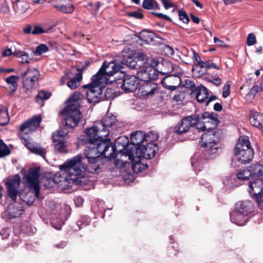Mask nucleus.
Returning a JSON list of instances; mask_svg holds the SVG:
<instances>
[{"mask_svg":"<svg viewBox=\"0 0 263 263\" xmlns=\"http://www.w3.org/2000/svg\"><path fill=\"white\" fill-rule=\"evenodd\" d=\"M259 89H260L258 85L253 86L249 92L250 96H255Z\"/></svg>","mask_w":263,"mask_h":263,"instance_id":"58","label":"nucleus"},{"mask_svg":"<svg viewBox=\"0 0 263 263\" xmlns=\"http://www.w3.org/2000/svg\"><path fill=\"white\" fill-rule=\"evenodd\" d=\"M10 230L8 228H3L1 231V235L3 239H6L10 235Z\"/></svg>","mask_w":263,"mask_h":263,"instance_id":"57","label":"nucleus"},{"mask_svg":"<svg viewBox=\"0 0 263 263\" xmlns=\"http://www.w3.org/2000/svg\"><path fill=\"white\" fill-rule=\"evenodd\" d=\"M22 200L27 205H31L34 201V198L30 193H27Z\"/></svg>","mask_w":263,"mask_h":263,"instance_id":"50","label":"nucleus"},{"mask_svg":"<svg viewBox=\"0 0 263 263\" xmlns=\"http://www.w3.org/2000/svg\"><path fill=\"white\" fill-rule=\"evenodd\" d=\"M66 145L64 141H57L54 143V148L57 152L60 153H66L67 150L66 149Z\"/></svg>","mask_w":263,"mask_h":263,"instance_id":"43","label":"nucleus"},{"mask_svg":"<svg viewBox=\"0 0 263 263\" xmlns=\"http://www.w3.org/2000/svg\"><path fill=\"white\" fill-rule=\"evenodd\" d=\"M84 154L89 163L88 166L90 172H97L100 169L101 160L100 156L111 159L114 158V148L110 146V139H98L96 143H89Z\"/></svg>","mask_w":263,"mask_h":263,"instance_id":"2","label":"nucleus"},{"mask_svg":"<svg viewBox=\"0 0 263 263\" xmlns=\"http://www.w3.org/2000/svg\"><path fill=\"white\" fill-rule=\"evenodd\" d=\"M230 84L228 82L226 84H225L223 88V93L222 96L223 98H227L230 95Z\"/></svg>","mask_w":263,"mask_h":263,"instance_id":"56","label":"nucleus"},{"mask_svg":"<svg viewBox=\"0 0 263 263\" xmlns=\"http://www.w3.org/2000/svg\"><path fill=\"white\" fill-rule=\"evenodd\" d=\"M68 132V130L65 127L57 130L52 134L53 142L56 143L57 141H64Z\"/></svg>","mask_w":263,"mask_h":263,"instance_id":"31","label":"nucleus"},{"mask_svg":"<svg viewBox=\"0 0 263 263\" xmlns=\"http://www.w3.org/2000/svg\"><path fill=\"white\" fill-rule=\"evenodd\" d=\"M116 118L115 116H106L102 121L97 122V127L99 129L101 128V136H108L109 134L108 127H111L115 124L116 122Z\"/></svg>","mask_w":263,"mask_h":263,"instance_id":"14","label":"nucleus"},{"mask_svg":"<svg viewBox=\"0 0 263 263\" xmlns=\"http://www.w3.org/2000/svg\"><path fill=\"white\" fill-rule=\"evenodd\" d=\"M127 15L130 17H135L136 18L141 19L143 17V15L138 11H133L128 12Z\"/></svg>","mask_w":263,"mask_h":263,"instance_id":"55","label":"nucleus"},{"mask_svg":"<svg viewBox=\"0 0 263 263\" xmlns=\"http://www.w3.org/2000/svg\"><path fill=\"white\" fill-rule=\"evenodd\" d=\"M135 158L136 157H133L132 159H129L133 163L132 168L135 173H138L147 168L148 165L142 162L140 158L136 161L135 160ZM136 158H137L136 157Z\"/></svg>","mask_w":263,"mask_h":263,"instance_id":"32","label":"nucleus"},{"mask_svg":"<svg viewBox=\"0 0 263 263\" xmlns=\"http://www.w3.org/2000/svg\"><path fill=\"white\" fill-rule=\"evenodd\" d=\"M256 39L253 33H249L247 36V43L248 46H252L256 43Z\"/></svg>","mask_w":263,"mask_h":263,"instance_id":"52","label":"nucleus"},{"mask_svg":"<svg viewBox=\"0 0 263 263\" xmlns=\"http://www.w3.org/2000/svg\"><path fill=\"white\" fill-rule=\"evenodd\" d=\"M237 177L239 180H241L249 179L250 177H252L250 168L239 170L237 173Z\"/></svg>","mask_w":263,"mask_h":263,"instance_id":"40","label":"nucleus"},{"mask_svg":"<svg viewBox=\"0 0 263 263\" xmlns=\"http://www.w3.org/2000/svg\"><path fill=\"white\" fill-rule=\"evenodd\" d=\"M161 63L159 64L158 66V72L162 74V75L168 74L173 71L176 70L178 67L176 65H173L171 62L168 61L160 59Z\"/></svg>","mask_w":263,"mask_h":263,"instance_id":"21","label":"nucleus"},{"mask_svg":"<svg viewBox=\"0 0 263 263\" xmlns=\"http://www.w3.org/2000/svg\"><path fill=\"white\" fill-rule=\"evenodd\" d=\"M23 31L26 34L32 33V27L30 24L27 25L23 29Z\"/></svg>","mask_w":263,"mask_h":263,"instance_id":"60","label":"nucleus"},{"mask_svg":"<svg viewBox=\"0 0 263 263\" xmlns=\"http://www.w3.org/2000/svg\"><path fill=\"white\" fill-rule=\"evenodd\" d=\"M158 90L157 84L153 82H145L139 88L140 92L144 97H150Z\"/></svg>","mask_w":263,"mask_h":263,"instance_id":"19","label":"nucleus"},{"mask_svg":"<svg viewBox=\"0 0 263 263\" xmlns=\"http://www.w3.org/2000/svg\"><path fill=\"white\" fill-rule=\"evenodd\" d=\"M199 119L198 116H191L184 118L175 127V132L181 135L188 132L191 127H193L198 123Z\"/></svg>","mask_w":263,"mask_h":263,"instance_id":"12","label":"nucleus"},{"mask_svg":"<svg viewBox=\"0 0 263 263\" xmlns=\"http://www.w3.org/2000/svg\"><path fill=\"white\" fill-rule=\"evenodd\" d=\"M205 68L206 69H210V68H214L216 69H219V68H220L218 66H217L216 64L209 63V62L206 63Z\"/></svg>","mask_w":263,"mask_h":263,"instance_id":"64","label":"nucleus"},{"mask_svg":"<svg viewBox=\"0 0 263 263\" xmlns=\"http://www.w3.org/2000/svg\"><path fill=\"white\" fill-rule=\"evenodd\" d=\"M158 150V147L156 143H148L146 145L133 148L132 151L128 153V156L129 159L136 157L137 159L144 158L148 159L153 158Z\"/></svg>","mask_w":263,"mask_h":263,"instance_id":"7","label":"nucleus"},{"mask_svg":"<svg viewBox=\"0 0 263 263\" xmlns=\"http://www.w3.org/2000/svg\"><path fill=\"white\" fill-rule=\"evenodd\" d=\"M39 168H31L25 175V179L30 189L33 190L34 195L39 197L40 193Z\"/></svg>","mask_w":263,"mask_h":263,"instance_id":"10","label":"nucleus"},{"mask_svg":"<svg viewBox=\"0 0 263 263\" xmlns=\"http://www.w3.org/2000/svg\"><path fill=\"white\" fill-rule=\"evenodd\" d=\"M101 128L99 129L97 127V122L94 126L87 128L86 130L85 136H82L79 138L80 141L82 144H87L89 143H96L98 139H109L107 138L106 136H101Z\"/></svg>","mask_w":263,"mask_h":263,"instance_id":"11","label":"nucleus"},{"mask_svg":"<svg viewBox=\"0 0 263 263\" xmlns=\"http://www.w3.org/2000/svg\"><path fill=\"white\" fill-rule=\"evenodd\" d=\"M230 219L232 222L240 226L245 225L248 220V216L235 210L230 214Z\"/></svg>","mask_w":263,"mask_h":263,"instance_id":"22","label":"nucleus"},{"mask_svg":"<svg viewBox=\"0 0 263 263\" xmlns=\"http://www.w3.org/2000/svg\"><path fill=\"white\" fill-rule=\"evenodd\" d=\"M161 1L164 6V7L166 9H168L173 7L174 6V4L168 2L167 0H161Z\"/></svg>","mask_w":263,"mask_h":263,"instance_id":"61","label":"nucleus"},{"mask_svg":"<svg viewBox=\"0 0 263 263\" xmlns=\"http://www.w3.org/2000/svg\"><path fill=\"white\" fill-rule=\"evenodd\" d=\"M201 119L204 120V122L205 123H211L213 126L208 127L204 125L201 127H198L202 131L208 129L202 135L201 140L199 142L200 145L209 151V155L215 154L219 148V141L222 134L220 130L215 128L219 123L217 115L214 112H205L202 114Z\"/></svg>","mask_w":263,"mask_h":263,"instance_id":"1","label":"nucleus"},{"mask_svg":"<svg viewBox=\"0 0 263 263\" xmlns=\"http://www.w3.org/2000/svg\"><path fill=\"white\" fill-rule=\"evenodd\" d=\"M40 77V71L34 68H29L21 74L20 77L23 80V87L26 91L35 88L38 86Z\"/></svg>","mask_w":263,"mask_h":263,"instance_id":"8","label":"nucleus"},{"mask_svg":"<svg viewBox=\"0 0 263 263\" xmlns=\"http://www.w3.org/2000/svg\"><path fill=\"white\" fill-rule=\"evenodd\" d=\"M82 79V73L81 72H78L76 74L75 77L71 79L67 82V85L70 89H74L80 86Z\"/></svg>","mask_w":263,"mask_h":263,"instance_id":"36","label":"nucleus"},{"mask_svg":"<svg viewBox=\"0 0 263 263\" xmlns=\"http://www.w3.org/2000/svg\"><path fill=\"white\" fill-rule=\"evenodd\" d=\"M155 34L151 32L143 30L139 33L138 37L141 44H149L153 42Z\"/></svg>","mask_w":263,"mask_h":263,"instance_id":"30","label":"nucleus"},{"mask_svg":"<svg viewBox=\"0 0 263 263\" xmlns=\"http://www.w3.org/2000/svg\"><path fill=\"white\" fill-rule=\"evenodd\" d=\"M135 56L137 63V69L141 68V70H142L147 67L148 58L146 55L142 53H138Z\"/></svg>","mask_w":263,"mask_h":263,"instance_id":"33","label":"nucleus"},{"mask_svg":"<svg viewBox=\"0 0 263 263\" xmlns=\"http://www.w3.org/2000/svg\"><path fill=\"white\" fill-rule=\"evenodd\" d=\"M125 63L130 68L137 69L136 56L134 57H128L125 60Z\"/></svg>","mask_w":263,"mask_h":263,"instance_id":"45","label":"nucleus"},{"mask_svg":"<svg viewBox=\"0 0 263 263\" xmlns=\"http://www.w3.org/2000/svg\"><path fill=\"white\" fill-rule=\"evenodd\" d=\"M253 208V203L249 201H239L236 203L235 210L248 216Z\"/></svg>","mask_w":263,"mask_h":263,"instance_id":"24","label":"nucleus"},{"mask_svg":"<svg viewBox=\"0 0 263 263\" xmlns=\"http://www.w3.org/2000/svg\"><path fill=\"white\" fill-rule=\"evenodd\" d=\"M106 84L105 78L98 79L97 76H93L91 82L83 86L87 90V97L89 102L98 103L102 100L103 89Z\"/></svg>","mask_w":263,"mask_h":263,"instance_id":"6","label":"nucleus"},{"mask_svg":"<svg viewBox=\"0 0 263 263\" xmlns=\"http://www.w3.org/2000/svg\"><path fill=\"white\" fill-rule=\"evenodd\" d=\"M86 168V165L82 163L80 155L76 156L60 166L61 170L64 172L63 175H66L65 179L71 181L73 183L78 181Z\"/></svg>","mask_w":263,"mask_h":263,"instance_id":"4","label":"nucleus"},{"mask_svg":"<svg viewBox=\"0 0 263 263\" xmlns=\"http://www.w3.org/2000/svg\"><path fill=\"white\" fill-rule=\"evenodd\" d=\"M127 139L125 137H120L117 138L115 141L114 145H112V143L110 142V146L114 148V151H112L114 153V158L115 157L116 155V151H117V148L119 147L120 145L122 146V148L119 149V151H121L123 149L125 148L127 144Z\"/></svg>","mask_w":263,"mask_h":263,"instance_id":"34","label":"nucleus"},{"mask_svg":"<svg viewBox=\"0 0 263 263\" xmlns=\"http://www.w3.org/2000/svg\"><path fill=\"white\" fill-rule=\"evenodd\" d=\"M196 91V99L197 101L200 103L206 102L209 95L207 88L202 85H200L197 88Z\"/></svg>","mask_w":263,"mask_h":263,"instance_id":"29","label":"nucleus"},{"mask_svg":"<svg viewBox=\"0 0 263 263\" xmlns=\"http://www.w3.org/2000/svg\"><path fill=\"white\" fill-rule=\"evenodd\" d=\"M21 182V177L16 175L12 179L8 180L6 182L7 187L17 189Z\"/></svg>","mask_w":263,"mask_h":263,"instance_id":"39","label":"nucleus"},{"mask_svg":"<svg viewBox=\"0 0 263 263\" xmlns=\"http://www.w3.org/2000/svg\"><path fill=\"white\" fill-rule=\"evenodd\" d=\"M137 78L134 76H124L121 88L125 92H132L136 88Z\"/></svg>","mask_w":263,"mask_h":263,"instance_id":"17","label":"nucleus"},{"mask_svg":"<svg viewBox=\"0 0 263 263\" xmlns=\"http://www.w3.org/2000/svg\"><path fill=\"white\" fill-rule=\"evenodd\" d=\"M48 50V47L45 44H41L36 47L35 50L34 51V54L35 55H40L47 52Z\"/></svg>","mask_w":263,"mask_h":263,"instance_id":"47","label":"nucleus"},{"mask_svg":"<svg viewBox=\"0 0 263 263\" xmlns=\"http://www.w3.org/2000/svg\"><path fill=\"white\" fill-rule=\"evenodd\" d=\"M250 122L261 132L263 131V116L258 112H252L250 116Z\"/></svg>","mask_w":263,"mask_h":263,"instance_id":"23","label":"nucleus"},{"mask_svg":"<svg viewBox=\"0 0 263 263\" xmlns=\"http://www.w3.org/2000/svg\"><path fill=\"white\" fill-rule=\"evenodd\" d=\"M7 192L8 196L13 200L16 199L17 189L7 187Z\"/></svg>","mask_w":263,"mask_h":263,"instance_id":"51","label":"nucleus"},{"mask_svg":"<svg viewBox=\"0 0 263 263\" xmlns=\"http://www.w3.org/2000/svg\"><path fill=\"white\" fill-rule=\"evenodd\" d=\"M161 84L164 88L175 90L181 84V80L177 74H172L166 76L161 80Z\"/></svg>","mask_w":263,"mask_h":263,"instance_id":"16","label":"nucleus"},{"mask_svg":"<svg viewBox=\"0 0 263 263\" xmlns=\"http://www.w3.org/2000/svg\"><path fill=\"white\" fill-rule=\"evenodd\" d=\"M12 4L14 10L20 13L25 12L29 8L28 4L25 1L16 0Z\"/></svg>","mask_w":263,"mask_h":263,"instance_id":"35","label":"nucleus"},{"mask_svg":"<svg viewBox=\"0 0 263 263\" xmlns=\"http://www.w3.org/2000/svg\"><path fill=\"white\" fill-rule=\"evenodd\" d=\"M74 201L77 206H80L82 205L84 200L82 197L78 196L74 198Z\"/></svg>","mask_w":263,"mask_h":263,"instance_id":"62","label":"nucleus"},{"mask_svg":"<svg viewBox=\"0 0 263 263\" xmlns=\"http://www.w3.org/2000/svg\"><path fill=\"white\" fill-rule=\"evenodd\" d=\"M50 96V93L45 90H41L36 96L35 101L37 103H40L42 101L48 99Z\"/></svg>","mask_w":263,"mask_h":263,"instance_id":"42","label":"nucleus"},{"mask_svg":"<svg viewBox=\"0 0 263 263\" xmlns=\"http://www.w3.org/2000/svg\"><path fill=\"white\" fill-rule=\"evenodd\" d=\"M158 139V135L154 132H149L145 135V140L149 143H154Z\"/></svg>","mask_w":263,"mask_h":263,"instance_id":"48","label":"nucleus"},{"mask_svg":"<svg viewBox=\"0 0 263 263\" xmlns=\"http://www.w3.org/2000/svg\"><path fill=\"white\" fill-rule=\"evenodd\" d=\"M42 121L41 116H36L23 123L20 126V130L23 134H28L34 132L39 126Z\"/></svg>","mask_w":263,"mask_h":263,"instance_id":"13","label":"nucleus"},{"mask_svg":"<svg viewBox=\"0 0 263 263\" xmlns=\"http://www.w3.org/2000/svg\"><path fill=\"white\" fill-rule=\"evenodd\" d=\"M234 155L242 164L249 163L254 157V151L249 138L241 136L238 140L234 150Z\"/></svg>","mask_w":263,"mask_h":263,"instance_id":"5","label":"nucleus"},{"mask_svg":"<svg viewBox=\"0 0 263 263\" xmlns=\"http://www.w3.org/2000/svg\"><path fill=\"white\" fill-rule=\"evenodd\" d=\"M208 82L212 83L216 86H218L220 84L221 80L220 78L216 77L213 80H209Z\"/></svg>","mask_w":263,"mask_h":263,"instance_id":"63","label":"nucleus"},{"mask_svg":"<svg viewBox=\"0 0 263 263\" xmlns=\"http://www.w3.org/2000/svg\"><path fill=\"white\" fill-rule=\"evenodd\" d=\"M161 58H153L151 59H148V62L147 63V67H151L152 68L156 67L157 69L158 68V66L159 64L161 63Z\"/></svg>","mask_w":263,"mask_h":263,"instance_id":"49","label":"nucleus"},{"mask_svg":"<svg viewBox=\"0 0 263 263\" xmlns=\"http://www.w3.org/2000/svg\"><path fill=\"white\" fill-rule=\"evenodd\" d=\"M152 13L158 18H163L169 21H171L172 20L169 16L161 13L152 12Z\"/></svg>","mask_w":263,"mask_h":263,"instance_id":"59","label":"nucleus"},{"mask_svg":"<svg viewBox=\"0 0 263 263\" xmlns=\"http://www.w3.org/2000/svg\"><path fill=\"white\" fill-rule=\"evenodd\" d=\"M13 55L17 58H20L22 60L21 62L23 63H30L31 59L28 53L24 51L15 49L13 51Z\"/></svg>","mask_w":263,"mask_h":263,"instance_id":"38","label":"nucleus"},{"mask_svg":"<svg viewBox=\"0 0 263 263\" xmlns=\"http://www.w3.org/2000/svg\"><path fill=\"white\" fill-rule=\"evenodd\" d=\"M145 134L142 131H137L132 133L130 136V141L131 143L133 145H134V146L131 148V151H132L133 148L137 147L136 145H138L144 142L145 141Z\"/></svg>","mask_w":263,"mask_h":263,"instance_id":"25","label":"nucleus"},{"mask_svg":"<svg viewBox=\"0 0 263 263\" xmlns=\"http://www.w3.org/2000/svg\"><path fill=\"white\" fill-rule=\"evenodd\" d=\"M51 32H52V27L45 30L41 26L39 25H35L34 26V28L32 30V34L33 35H38L45 33H50Z\"/></svg>","mask_w":263,"mask_h":263,"instance_id":"44","label":"nucleus"},{"mask_svg":"<svg viewBox=\"0 0 263 263\" xmlns=\"http://www.w3.org/2000/svg\"><path fill=\"white\" fill-rule=\"evenodd\" d=\"M24 211L22 205L18 203H14L8 205L5 213L9 219H13L20 216Z\"/></svg>","mask_w":263,"mask_h":263,"instance_id":"18","label":"nucleus"},{"mask_svg":"<svg viewBox=\"0 0 263 263\" xmlns=\"http://www.w3.org/2000/svg\"><path fill=\"white\" fill-rule=\"evenodd\" d=\"M249 187L250 193L258 198L263 189V179L255 178L249 182Z\"/></svg>","mask_w":263,"mask_h":263,"instance_id":"20","label":"nucleus"},{"mask_svg":"<svg viewBox=\"0 0 263 263\" xmlns=\"http://www.w3.org/2000/svg\"><path fill=\"white\" fill-rule=\"evenodd\" d=\"M9 121V118L7 108H0V125H4Z\"/></svg>","mask_w":263,"mask_h":263,"instance_id":"41","label":"nucleus"},{"mask_svg":"<svg viewBox=\"0 0 263 263\" xmlns=\"http://www.w3.org/2000/svg\"><path fill=\"white\" fill-rule=\"evenodd\" d=\"M154 0H144L142 4V6L144 9L151 10L153 9Z\"/></svg>","mask_w":263,"mask_h":263,"instance_id":"54","label":"nucleus"},{"mask_svg":"<svg viewBox=\"0 0 263 263\" xmlns=\"http://www.w3.org/2000/svg\"><path fill=\"white\" fill-rule=\"evenodd\" d=\"M138 78L145 82L155 81L157 79L159 74L158 70L151 67H147L137 72Z\"/></svg>","mask_w":263,"mask_h":263,"instance_id":"15","label":"nucleus"},{"mask_svg":"<svg viewBox=\"0 0 263 263\" xmlns=\"http://www.w3.org/2000/svg\"><path fill=\"white\" fill-rule=\"evenodd\" d=\"M10 153V151L8 146L0 140V158L8 155Z\"/></svg>","mask_w":263,"mask_h":263,"instance_id":"46","label":"nucleus"},{"mask_svg":"<svg viewBox=\"0 0 263 263\" xmlns=\"http://www.w3.org/2000/svg\"><path fill=\"white\" fill-rule=\"evenodd\" d=\"M83 96L79 93H74L67 101V105L60 112L63 124L70 128L76 127L82 118L79 107Z\"/></svg>","mask_w":263,"mask_h":263,"instance_id":"3","label":"nucleus"},{"mask_svg":"<svg viewBox=\"0 0 263 263\" xmlns=\"http://www.w3.org/2000/svg\"><path fill=\"white\" fill-rule=\"evenodd\" d=\"M24 145L31 152L34 154L44 157L45 154V150L40 146H34L27 138L23 136Z\"/></svg>","mask_w":263,"mask_h":263,"instance_id":"27","label":"nucleus"},{"mask_svg":"<svg viewBox=\"0 0 263 263\" xmlns=\"http://www.w3.org/2000/svg\"><path fill=\"white\" fill-rule=\"evenodd\" d=\"M52 6L59 11L64 13H71L74 10V7L70 2L62 4L53 3Z\"/></svg>","mask_w":263,"mask_h":263,"instance_id":"26","label":"nucleus"},{"mask_svg":"<svg viewBox=\"0 0 263 263\" xmlns=\"http://www.w3.org/2000/svg\"><path fill=\"white\" fill-rule=\"evenodd\" d=\"M252 177L263 179V165L256 163L249 166Z\"/></svg>","mask_w":263,"mask_h":263,"instance_id":"28","label":"nucleus"},{"mask_svg":"<svg viewBox=\"0 0 263 263\" xmlns=\"http://www.w3.org/2000/svg\"><path fill=\"white\" fill-rule=\"evenodd\" d=\"M19 77L17 76H11L7 77L5 81L7 84L11 85L9 88L11 89V92H14L17 89V81H18Z\"/></svg>","mask_w":263,"mask_h":263,"instance_id":"37","label":"nucleus"},{"mask_svg":"<svg viewBox=\"0 0 263 263\" xmlns=\"http://www.w3.org/2000/svg\"><path fill=\"white\" fill-rule=\"evenodd\" d=\"M179 19L184 23H188L190 20L184 11L180 10L178 13Z\"/></svg>","mask_w":263,"mask_h":263,"instance_id":"53","label":"nucleus"},{"mask_svg":"<svg viewBox=\"0 0 263 263\" xmlns=\"http://www.w3.org/2000/svg\"><path fill=\"white\" fill-rule=\"evenodd\" d=\"M124 64L123 62L117 64L115 62H111L106 65V62H104L101 68L94 76H97L98 79L105 78V83L107 84L112 82V80L109 81V78L123 68Z\"/></svg>","mask_w":263,"mask_h":263,"instance_id":"9","label":"nucleus"}]
</instances>
